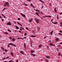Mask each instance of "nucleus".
Masks as SVG:
<instances>
[{"label": "nucleus", "instance_id": "38", "mask_svg": "<svg viewBox=\"0 0 62 62\" xmlns=\"http://www.w3.org/2000/svg\"><path fill=\"white\" fill-rule=\"evenodd\" d=\"M33 56H34V57H35V56H36V54H33Z\"/></svg>", "mask_w": 62, "mask_h": 62}, {"label": "nucleus", "instance_id": "30", "mask_svg": "<svg viewBox=\"0 0 62 62\" xmlns=\"http://www.w3.org/2000/svg\"><path fill=\"white\" fill-rule=\"evenodd\" d=\"M8 31H9V32H11V33L12 32L10 31V30H8Z\"/></svg>", "mask_w": 62, "mask_h": 62}, {"label": "nucleus", "instance_id": "4", "mask_svg": "<svg viewBox=\"0 0 62 62\" xmlns=\"http://www.w3.org/2000/svg\"><path fill=\"white\" fill-rule=\"evenodd\" d=\"M50 45H51V46H55V45L54 44L51 43H50Z\"/></svg>", "mask_w": 62, "mask_h": 62}, {"label": "nucleus", "instance_id": "53", "mask_svg": "<svg viewBox=\"0 0 62 62\" xmlns=\"http://www.w3.org/2000/svg\"><path fill=\"white\" fill-rule=\"evenodd\" d=\"M48 17H49V18H51V16H48Z\"/></svg>", "mask_w": 62, "mask_h": 62}, {"label": "nucleus", "instance_id": "13", "mask_svg": "<svg viewBox=\"0 0 62 62\" xmlns=\"http://www.w3.org/2000/svg\"><path fill=\"white\" fill-rule=\"evenodd\" d=\"M35 52V51L33 50H32L31 51V53H34Z\"/></svg>", "mask_w": 62, "mask_h": 62}, {"label": "nucleus", "instance_id": "2", "mask_svg": "<svg viewBox=\"0 0 62 62\" xmlns=\"http://www.w3.org/2000/svg\"><path fill=\"white\" fill-rule=\"evenodd\" d=\"M34 20L37 23H39V20L37 18H35Z\"/></svg>", "mask_w": 62, "mask_h": 62}, {"label": "nucleus", "instance_id": "36", "mask_svg": "<svg viewBox=\"0 0 62 62\" xmlns=\"http://www.w3.org/2000/svg\"><path fill=\"white\" fill-rule=\"evenodd\" d=\"M57 19L58 20H59V18H59L58 16L57 15Z\"/></svg>", "mask_w": 62, "mask_h": 62}, {"label": "nucleus", "instance_id": "52", "mask_svg": "<svg viewBox=\"0 0 62 62\" xmlns=\"http://www.w3.org/2000/svg\"><path fill=\"white\" fill-rule=\"evenodd\" d=\"M47 49H49V46H47Z\"/></svg>", "mask_w": 62, "mask_h": 62}, {"label": "nucleus", "instance_id": "42", "mask_svg": "<svg viewBox=\"0 0 62 62\" xmlns=\"http://www.w3.org/2000/svg\"><path fill=\"white\" fill-rule=\"evenodd\" d=\"M13 61H12L10 60V61L9 62H13Z\"/></svg>", "mask_w": 62, "mask_h": 62}, {"label": "nucleus", "instance_id": "35", "mask_svg": "<svg viewBox=\"0 0 62 62\" xmlns=\"http://www.w3.org/2000/svg\"><path fill=\"white\" fill-rule=\"evenodd\" d=\"M17 24H19V25H20V24H20V23H19V22H17Z\"/></svg>", "mask_w": 62, "mask_h": 62}, {"label": "nucleus", "instance_id": "55", "mask_svg": "<svg viewBox=\"0 0 62 62\" xmlns=\"http://www.w3.org/2000/svg\"><path fill=\"white\" fill-rule=\"evenodd\" d=\"M53 19H52L51 20V22H53Z\"/></svg>", "mask_w": 62, "mask_h": 62}, {"label": "nucleus", "instance_id": "14", "mask_svg": "<svg viewBox=\"0 0 62 62\" xmlns=\"http://www.w3.org/2000/svg\"><path fill=\"white\" fill-rule=\"evenodd\" d=\"M46 57L47 58H50V56H46Z\"/></svg>", "mask_w": 62, "mask_h": 62}, {"label": "nucleus", "instance_id": "62", "mask_svg": "<svg viewBox=\"0 0 62 62\" xmlns=\"http://www.w3.org/2000/svg\"><path fill=\"white\" fill-rule=\"evenodd\" d=\"M31 54V55H33V54Z\"/></svg>", "mask_w": 62, "mask_h": 62}, {"label": "nucleus", "instance_id": "23", "mask_svg": "<svg viewBox=\"0 0 62 62\" xmlns=\"http://www.w3.org/2000/svg\"><path fill=\"white\" fill-rule=\"evenodd\" d=\"M6 8H4L2 10V11H4V10H6Z\"/></svg>", "mask_w": 62, "mask_h": 62}, {"label": "nucleus", "instance_id": "18", "mask_svg": "<svg viewBox=\"0 0 62 62\" xmlns=\"http://www.w3.org/2000/svg\"><path fill=\"white\" fill-rule=\"evenodd\" d=\"M31 37H32V38H35L36 37V36H34L33 35H31Z\"/></svg>", "mask_w": 62, "mask_h": 62}, {"label": "nucleus", "instance_id": "5", "mask_svg": "<svg viewBox=\"0 0 62 62\" xmlns=\"http://www.w3.org/2000/svg\"><path fill=\"white\" fill-rule=\"evenodd\" d=\"M23 4V5L25 6H27V4H26L25 3V2H24V3Z\"/></svg>", "mask_w": 62, "mask_h": 62}, {"label": "nucleus", "instance_id": "25", "mask_svg": "<svg viewBox=\"0 0 62 62\" xmlns=\"http://www.w3.org/2000/svg\"><path fill=\"white\" fill-rule=\"evenodd\" d=\"M8 45L7 47H10V45L9 44H8Z\"/></svg>", "mask_w": 62, "mask_h": 62}, {"label": "nucleus", "instance_id": "46", "mask_svg": "<svg viewBox=\"0 0 62 62\" xmlns=\"http://www.w3.org/2000/svg\"><path fill=\"white\" fill-rule=\"evenodd\" d=\"M57 47H60V46L59 45H58L57 46Z\"/></svg>", "mask_w": 62, "mask_h": 62}, {"label": "nucleus", "instance_id": "8", "mask_svg": "<svg viewBox=\"0 0 62 62\" xmlns=\"http://www.w3.org/2000/svg\"><path fill=\"white\" fill-rule=\"evenodd\" d=\"M39 0V1H40V2H41L42 3H44V4H45V3L42 0Z\"/></svg>", "mask_w": 62, "mask_h": 62}, {"label": "nucleus", "instance_id": "48", "mask_svg": "<svg viewBox=\"0 0 62 62\" xmlns=\"http://www.w3.org/2000/svg\"><path fill=\"white\" fill-rule=\"evenodd\" d=\"M60 24H61V25L62 26V22H61L60 23Z\"/></svg>", "mask_w": 62, "mask_h": 62}, {"label": "nucleus", "instance_id": "39", "mask_svg": "<svg viewBox=\"0 0 62 62\" xmlns=\"http://www.w3.org/2000/svg\"><path fill=\"white\" fill-rule=\"evenodd\" d=\"M59 35H62V34L61 33H59Z\"/></svg>", "mask_w": 62, "mask_h": 62}, {"label": "nucleus", "instance_id": "43", "mask_svg": "<svg viewBox=\"0 0 62 62\" xmlns=\"http://www.w3.org/2000/svg\"><path fill=\"white\" fill-rule=\"evenodd\" d=\"M18 31L19 32H20V33H22V31Z\"/></svg>", "mask_w": 62, "mask_h": 62}, {"label": "nucleus", "instance_id": "24", "mask_svg": "<svg viewBox=\"0 0 62 62\" xmlns=\"http://www.w3.org/2000/svg\"><path fill=\"white\" fill-rule=\"evenodd\" d=\"M53 31H52L51 32H50V33L51 34V35H52L53 34Z\"/></svg>", "mask_w": 62, "mask_h": 62}, {"label": "nucleus", "instance_id": "3", "mask_svg": "<svg viewBox=\"0 0 62 62\" xmlns=\"http://www.w3.org/2000/svg\"><path fill=\"white\" fill-rule=\"evenodd\" d=\"M6 24L7 25H11V23H10V21L8 23Z\"/></svg>", "mask_w": 62, "mask_h": 62}, {"label": "nucleus", "instance_id": "9", "mask_svg": "<svg viewBox=\"0 0 62 62\" xmlns=\"http://www.w3.org/2000/svg\"><path fill=\"white\" fill-rule=\"evenodd\" d=\"M15 40H16V39L15 38H13L12 39V41H14Z\"/></svg>", "mask_w": 62, "mask_h": 62}, {"label": "nucleus", "instance_id": "33", "mask_svg": "<svg viewBox=\"0 0 62 62\" xmlns=\"http://www.w3.org/2000/svg\"><path fill=\"white\" fill-rule=\"evenodd\" d=\"M24 47H26V44L25 43H24Z\"/></svg>", "mask_w": 62, "mask_h": 62}, {"label": "nucleus", "instance_id": "22", "mask_svg": "<svg viewBox=\"0 0 62 62\" xmlns=\"http://www.w3.org/2000/svg\"><path fill=\"white\" fill-rule=\"evenodd\" d=\"M32 34H35V31H32Z\"/></svg>", "mask_w": 62, "mask_h": 62}, {"label": "nucleus", "instance_id": "27", "mask_svg": "<svg viewBox=\"0 0 62 62\" xmlns=\"http://www.w3.org/2000/svg\"><path fill=\"white\" fill-rule=\"evenodd\" d=\"M22 16L23 17H25V15L24 14H23L22 15Z\"/></svg>", "mask_w": 62, "mask_h": 62}, {"label": "nucleus", "instance_id": "56", "mask_svg": "<svg viewBox=\"0 0 62 62\" xmlns=\"http://www.w3.org/2000/svg\"><path fill=\"white\" fill-rule=\"evenodd\" d=\"M2 21H3V22H4V20L3 19H2Z\"/></svg>", "mask_w": 62, "mask_h": 62}, {"label": "nucleus", "instance_id": "61", "mask_svg": "<svg viewBox=\"0 0 62 62\" xmlns=\"http://www.w3.org/2000/svg\"><path fill=\"white\" fill-rule=\"evenodd\" d=\"M57 50L58 51H59V50L58 49V48H57Z\"/></svg>", "mask_w": 62, "mask_h": 62}, {"label": "nucleus", "instance_id": "10", "mask_svg": "<svg viewBox=\"0 0 62 62\" xmlns=\"http://www.w3.org/2000/svg\"><path fill=\"white\" fill-rule=\"evenodd\" d=\"M1 49L3 51H5V49H4V48L3 47H1Z\"/></svg>", "mask_w": 62, "mask_h": 62}, {"label": "nucleus", "instance_id": "29", "mask_svg": "<svg viewBox=\"0 0 62 62\" xmlns=\"http://www.w3.org/2000/svg\"><path fill=\"white\" fill-rule=\"evenodd\" d=\"M58 54H59V56H60V55H61V53H58Z\"/></svg>", "mask_w": 62, "mask_h": 62}, {"label": "nucleus", "instance_id": "58", "mask_svg": "<svg viewBox=\"0 0 62 62\" xmlns=\"http://www.w3.org/2000/svg\"><path fill=\"white\" fill-rule=\"evenodd\" d=\"M17 39H21V38H17Z\"/></svg>", "mask_w": 62, "mask_h": 62}, {"label": "nucleus", "instance_id": "50", "mask_svg": "<svg viewBox=\"0 0 62 62\" xmlns=\"http://www.w3.org/2000/svg\"><path fill=\"white\" fill-rule=\"evenodd\" d=\"M24 48H25V49H27V48H26V46L24 47Z\"/></svg>", "mask_w": 62, "mask_h": 62}, {"label": "nucleus", "instance_id": "41", "mask_svg": "<svg viewBox=\"0 0 62 62\" xmlns=\"http://www.w3.org/2000/svg\"><path fill=\"white\" fill-rule=\"evenodd\" d=\"M25 28H26V29H27V30H29V29H28V28L26 27Z\"/></svg>", "mask_w": 62, "mask_h": 62}, {"label": "nucleus", "instance_id": "28", "mask_svg": "<svg viewBox=\"0 0 62 62\" xmlns=\"http://www.w3.org/2000/svg\"><path fill=\"white\" fill-rule=\"evenodd\" d=\"M10 45H13V44H12V43H10L9 44Z\"/></svg>", "mask_w": 62, "mask_h": 62}, {"label": "nucleus", "instance_id": "63", "mask_svg": "<svg viewBox=\"0 0 62 62\" xmlns=\"http://www.w3.org/2000/svg\"><path fill=\"white\" fill-rule=\"evenodd\" d=\"M20 39H24L23 38H20Z\"/></svg>", "mask_w": 62, "mask_h": 62}, {"label": "nucleus", "instance_id": "31", "mask_svg": "<svg viewBox=\"0 0 62 62\" xmlns=\"http://www.w3.org/2000/svg\"><path fill=\"white\" fill-rule=\"evenodd\" d=\"M30 5L31 6V7H33V6H34L33 5V4H30Z\"/></svg>", "mask_w": 62, "mask_h": 62}, {"label": "nucleus", "instance_id": "7", "mask_svg": "<svg viewBox=\"0 0 62 62\" xmlns=\"http://www.w3.org/2000/svg\"><path fill=\"white\" fill-rule=\"evenodd\" d=\"M43 46L42 45H40L39 46L38 48H41V47H42Z\"/></svg>", "mask_w": 62, "mask_h": 62}, {"label": "nucleus", "instance_id": "44", "mask_svg": "<svg viewBox=\"0 0 62 62\" xmlns=\"http://www.w3.org/2000/svg\"><path fill=\"white\" fill-rule=\"evenodd\" d=\"M9 39H12V37H9Z\"/></svg>", "mask_w": 62, "mask_h": 62}, {"label": "nucleus", "instance_id": "32", "mask_svg": "<svg viewBox=\"0 0 62 62\" xmlns=\"http://www.w3.org/2000/svg\"><path fill=\"white\" fill-rule=\"evenodd\" d=\"M35 13L36 14H37V15L38 14H39V13H38V12H35Z\"/></svg>", "mask_w": 62, "mask_h": 62}, {"label": "nucleus", "instance_id": "20", "mask_svg": "<svg viewBox=\"0 0 62 62\" xmlns=\"http://www.w3.org/2000/svg\"><path fill=\"white\" fill-rule=\"evenodd\" d=\"M54 11L55 12H57V11H56V8H54Z\"/></svg>", "mask_w": 62, "mask_h": 62}, {"label": "nucleus", "instance_id": "51", "mask_svg": "<svg viewBox=\"0 0 62 62\" xmlns=\"http://www.w3.org/2000/svg\"><path fill=\"white\" fill-rule=\"evenodd\" d=\"M39 10H38L37 9H36L35 10L36 11H38Z\"/></svg>", "mask_w": 62, "mask_h": 62}, {"label": "nucleus", "instance_id": "45", "mask_svg": "<svg viewBox=\"0 0 62 62\" xmlns=\"http://www.w3.org/2000/svg\"><path fill=\"white\" fill-rule=\"evenodd\" d=\"M27 1H29V2H30L31 1V0H26Z\"/></svg>", "mask_w": 62, "mask_h": 62}, {"label": "nucleus", "instance_id": "54", "mask_svg": "<svg viewBox=\"0 0 62 62\" xmlns=\"http://www.w3.org/2000/svg\"><path fill=\"white\" fill-rule=\"evenodd\" d=\"M9 58V57H8L6 58V59H7V58Z\"/></svg>", "mask_w": 62, "mask_h": 62}, {"label": "nucleus", "instance_id": "1", "mask_svg": "<svg viewBox=\"0 0 62 62\" xmlns=\"http://www.w3.org/2000/svg\"><path fill=\"white\" fill-rule=\"evenodd\" d=\"M9 4L8 2H6L5 3V4H4V6L6 7L7 6V7H9Z\"/></svg>", "mask_w": 62, "mask_h": 62}, {"label": "nucleus", "instance_id": "64", "mask_svg": "<svg viewBox=\"0 0 62 62\" xmlns=\"http://www.w3.org/2000/svg\"><path fill=\"white\" fill-rule=\"evenodd\" d=\"M16 62H18V60H17Z\"/></svg>", "mask_w": 62, "mask_h": 62}, {"label": "nucleus", "instance_id": "19", "mask_svg": "<svg viewBox=\"0 0 62 62\" xmlns=\"http://www.w3.org/2000/svg\"><path fill=\"white\" fill-rule=\"evenodd\" d=\"M20 53L22 54H24V53H23V51H21L20 52Z\"/></svg>", "mask_w": 62, "mask_h": 62}, {"label": "nucleus", "instance_id": "15", "mask_svg": "<svg viewBox=\"0 0 62 62\" xmlns=\"http://www.w3.org/2000/svg\"><path fill=\"white\" fill-rule=\"evenodd\" d=\"M32 20H33V19L31 18V19L30 20L29 22H32Z\"/></svg>", "mask_w": 62, "mask_h": 62}, {"label": "nucleus", "instance_id": "21", "mask_svg": "<svg viewBox=\"0 0 62 62\" xmlns=\"http://www.w3.org/2000/svg\"><path fill=\"white\" fill-rule=\"evenodd\" d=\"M37 29H38V30H39V31H40V28L39 27H38L37 28Z\"/></svg>", "mask_w": 62, "mask_h": 62}, {"label": "nucleus", "instance_id": "60", "mask_svg": "<svg viewBox=\"0 0 62 62\" xmlns=\"http://www.w3.org/2000/svg\"><path fill=\"white\" fill-rule=\"evenodd\" d=\"M45 16L46 17H48V16Z\"/></svg>", "mask_w": 62, "mask_h": 62}, {"label": "nucleus", "instance_id": "11", "mask_svg": "<svg viewBox=\"0 0 62 62\" xmlns=\"http://www.w3.org/2000/svg\"><path fill=\"white\" fill-rule=\"evenodd\" d=\"M10 53L11 54V55L12 56H13V52H11Z\"/></svg>", "mask_w": 62, "mask_h": 62}, {"label": "nucleus", "instance_id": "17", "mask_svg": "<svg viewBox=\"0 0 62 62\" xmlns=\"http://www.w3.org/2000/svg\"><path fill=\"white\" fill-rule=\"evenodd\" d=\"M16 28L17 29H19V28L18 26H16Z\"/></svg>", "mask_w": 62, "mask_h": 62}, {"label": "nucleus", "instance_id": "57", "mask_svg": "<svg viewBox=\"0 0 62 62\" xmlns=\"http://www.w3.org/2000/svg\"><path fill=\"white\" fill-rule=\"evenodd\" d=\"M40 13H41V14H43V12H40Z\"/></svg>", "mask_w": 62, "mask_h": 62}, {"label": "nucleus", "instance_id": "12", "mask_svg": "<svg viewBox=\"0 0 62 62\" xmlns=\"http://www.w3.org/2000/svg\"><path fill=\"white\" fill-rule=\"evenodd\" d=\"M1 15L2 16H3V17L4 18H6V16H4V15H3V14H1Z\"/></svg>", "mask_w": 62, "mask_h": 62}, {"label": "nucleus", "instance_id": "59", "mask_svg": "<svg viewBox=\"0 0 62 62\" xmlns=\"http://www.w3.org/2000/svg\"><path fill=\"white\" fill-rule=\"evenodd\" d=\"M19 30L21 31H22V29H20Z\"/></svg>", "mask_w": 62, "mask_h": 62}, {"label": "nucleus", "instance_id": "37", "mask_svg": "<svg viewBox=\"0 0 62 62\" xmlns=\"http://www.w3.org/2000/svg\"><path fill=\"white\" fill-rule=\"evenodd\" d=\"M27 35V33H25L24 34V36H26Z\"/></svg>", "mask_w": 62, "mask_h": 62}, {"label": "nucleus", "instance_id": "6", "mask_svg": "<svg viewBox=\"0 0 62 62\" xmlns=\"http://www.w3.org/2000/svg\"><path fill=\"white\" fill-rule=\"evenodd\" d=\"M59 40V38H57L56 39V42H58Z\"/></svg>", "mask_w": 62, "mask_h": 62}, {"label": "nucleus", "instance_id": "47", "mask_svg": "<svg viewBox=\"0 0 62 62\" xmlns=\"http://www.w3.org/2000/svg\"><path fill=\"white\" fill-rule=\"evenodd\" d=\"M18 20H21V19L20 18H18Z\"/></svg>", "mask_w": 62, "mask_h": 62}, {"label": "nucleus", "instance_id": "49", "mask_svg": "<svg viewBox=\"0 0 62 62\" xmlns=\"http://www.w3.org/2000/svg\"><path fill=\"white\" fill-rule=\"evenodd\" d=\"M59 32L60 33H62V31H60Z\"/></svg>", "mask_w": 62, "mask_h": 62}, {"label": "nucleus", "instance_id": "40", "mask_svg": "<svg viewBox=\"0 0 62 62\" xmlns=\"http://www.w3.org/2000/svg\"><path fill=\"white\" fill-rule=\"evenodd\" d=\"M5 52H7V51H8V50L5 49Z\"/></svg>", "mask_w": 62, "mask_h": 62}, {"label": "nucleus", "instance_id": "34", "mask_svg": "<svg viewBox=\"0 0 62 62\" xmlns=\"http://www.w3.org/2000/svg\"><path fill=\"white\" fill-rule=\"evenodd\" d=\"M46 62H48V60L47 59L46 60Z\"/></svg>", "mask_w": 62, "mask_h": 62}, {"label": "nucleus", "instance_id": "26", "mask_svg": "<svg viewBox=\"0 0 62 62\" xmlns=\"http://www.w3.org/2000/svg\"><path fill=\"white\" fill-rule=\"evenodd\" d=\"M54 24H57V22H56L54 23Z\"/></svg>", "mask_w": 62, "mask_h": 62}, {"label": "nucleus", "instance_id": "16", "mask_svg": "<svg viewBox=\"0 0 62 62\" xmlns=\"http://www.w3.org/2000/svg\"><path fill=\"white\" fill-rule=\"evenodd\" d=\"M4 34H6V35H8V33L7 32H4Z\"/></svg>", "mask_w": 62, "mask_h": 62}]
</instances>
